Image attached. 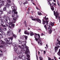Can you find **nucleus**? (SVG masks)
I'll use <instances>...</instances> for the list:
<instances>
[{"label": "nucleus", "instance_id": "f257e3e1", "mask_svg": "<svg viewBox=\"0 0 60 60\" xmlns=\"http://www.w3.org/2000/svg\"><path fill=\"white\" fill-rule=\"evenodd\" d=\"M30 36H32L34 35V38H35V40H36V41H37L38 44L39 45L41 46V45H42V43H41V38H40V34H37L35 33L34 34H33V32H31L30 33Z\"/></svg>", "mask_w": 60, "mask_h": 60}, {"label": "nucleus", "instance_id": "f03ea898", "mask_svg": "<svg viewBox=\"0 0 60 60\" xmlns=\"http://www.w3.org/2000/svg\"><path fill=\"white\" fill-rule=\"evenodd\" d=\"M26 42L24 41L22 42V46L19 45V47L21 49H22L24 51H26L25 52V54H27L28 52H29V50L28 49V47L26 46Z\"/></svg>", "mask_w": 60, "mask_h": 60}, {"label": "nucleus", "instance_id": "7ed1b4c3", "mask_svg": "<svg viewBox=\"0 0 60 60\" xmlns=\"http://www.w3.org/2000/svg\"><path fill=\"white\" fill-rule=\"evenodd\" d=\"M11 8L12 10V11L9 10L7 11L8 14H11L12 12L13 13L17 14L18 12H17V7L15 6H11Z\"/></svg>", "mask_w": 60, "mask_h": 60}, {"label": "nucleus", "instance_id": "20e7f679", "mask_svg": "<svg viewBox=\"0 0 60 60\" xmlns=\"http://www.w3.org/2000/svg\"><path fill=\"white\" fill-rule=\"evenodd\" d=\"M44 19H45V20H46V21H45L44 20V19H42L43 20V25H44L45 24H46V25H48V21H47V20H48V19H49V18H46V16H45V17L43 18Z\"/></svg>", "mask_w": 60, "mask_h": 60}, {"label": "nucleus", "instance_id": "39448f33", "mask_svg": "<svg viewBox=\"0 0 60 60\" xmlns=\"http://www.w3.org/2000/svg\"><path fill=\"white\" fill-rule=\"evenodd\" d=\"M24 51L23 50H22V49L20 50H17L15 51L18 55H19L20 54H21L23 55V54H24Z\"/></svg>", "mask_w": 60, "mask_h": 60}, {"label": "nucleus", "instance_id": "423d86ee", "mask_svg": "<svg viewBox=\"0 0 60 60\" xmlns=\"http://www.w3.org/2000/svg\"><path fill=\"white\" fill-rule=\"evenodd\" d=\"M12 45L14 46H15L14 48V50L15 51H16L17 50V49H18V47H19H19L17 45V43H12Z\"/></svg>", "mask_w": 60, "mask_h": 60}, {"label": "nucleus", "instance_id": "0eeeda50", "mask_svg": "<svg viewBox=\"0 0 60 60\" xmlns=\"http://www.w3.org/2000/svg\"><path fill=\"white\" fill-rule=\"evenodd\" d=\"M54 15L55 14V16L56 17V19L57 18V17L59 18V20H60V17L59 16V13L57 11H56L55 12V11H53Z\"/></svg>", "mask_w": 60, "mask_h": 60}, {"label": "nucleus", "instance_id": "6e6552de", "mask_svg": "<svg viewBox=\"0 0 60 60\" xmlns=\"http://www.w3.org/2000/svg\"><path fill=\"white\" fill-rule=\"evenodd\" d=\"M28 38L27 36H22L20 37V38L22 40H23V41H26V40Z\"/></svg>", "mask_w": 60, "mask_h": 60}, {"label": "nucleus", "instance_id": "1a4fd4ad", "mask_svg": "<svg viewBox=\"0 0 60 60\" xmlns=\"http://www.w3.org/2000/svg\"><path fill=\"white\" fill-rule=\"evenodd\" d=\"M13 39V37H11L10 38H8L7 39L6 38H5L4 39V40L6 42H9L10 41V40H11V41H12V39Z\"/></svg>", "mask_w": 60, "mask_h": 60}, {"label": "nucleus", "instance_id": "9d476101", "mask_svg": "<svg viewBox=\"0 0 60 60\" xmlns=\"http://www.w3.org/2000/svg\"><path fill=\"white\" fill-rule=\"evenodd\" d=\"M48 28V30H49V34H51L52 32V30H51V26L50 25H48L47 26Z\"/></svg>", "mask_w": 60, "mask_h": 60}, {"label": "nucleus", "instance_id": "9b49d317", "mask_svg": "<svg viewBox=\"0 0 60 60\" xmlns=\"http://www.w3.org/2000/svg\"><path fill=\"white\" fill-rule=\"evenodd\" d=\"M54 5H56V4L53 2H52L51 5V8L52 11H54V7H53V6H54Z\"/></svg>", "mask_w": 60, "mask_h": 60}, {"label": "nucleus", "instance_id": "f8f14e48", "mask_svg": "<svg viewBox=\"0 0 60 60\" xmlns=\"http://www.w3.org/2000/svg\"><path fill=\"white\" fill-rule=\"evenodd\" d=\"M32 20H34V21L36 20L38 22H39V23L41 24V20L38 18H37L36 19H32Z\"/></svg>", "mask_w": 60, "mask_h": 60}, {"label": "nucleus", "instance_id": "ddd939ff", "mask_svg": "<svg viewBox=\"0 0 60 60\" xmlns=\"http://www.w3.org/2000/svg\"><path fill=\"white\" fill-rule=\"evenodd\" d=\"M3 11H0V20H2V16L1 15H2V14H3Z\"/></svg>", "mask_w": 60, "mask_h": 60}, {"label": "nucleus", "instance_id": "4468645a", "mask_svg": "<svg viewBox=\"0 0 60 60\" xmlns=\"http://www.w3.org/2000/svg\"><path fill=\"white\" fill-rule=\"evenodd\" d=\"M24 33L25 34H28V35H29L30 34V33L28 32V31H27V30H25L24 32Z\"/></svg>", "mask_w": 60, "mask_h": 60}, {"label": "nucleus", "instance_id": "2eb2a0df", "mask_svg": "<svg viewBox=\"0 0 60 60\" xmlns=\"http://www.w3.org/2000/svg\"><path fill=\"white\" fill-rule=\"evenodd\" d=\"M57 41H58V43H57V46L58 47H60V41H58V39H57Z\"/></svg>", "mask_w": 60, "mask_h": 60}, {"label": "nucleus", "instance_id": "dca6fc26", "mask_svg": "<svg viewBox=\"0 0 60 60\" xmlns=\"http://www.w3.org/2000/svg\"><path fill=\"white\" fill-rule=\"evenodd\" d=\"M0 43H1V44H2L0 46H3V47H4V41H3L2 40H1L0 41Z\"/></svg>", "mask_w": 60, "mask_h": 60}, {"label": "nucleus", "instance_id": "f3484780", "mask_svg": "<svg viewBox=\"0 0 60 60\" xmlns=\"http://www.w3.org/2000/svg\"><path fill=\"white\" fill-rule=\"evenodd\" d=\"M16 19H16V18H13V20L12 22L13 23H15V22H16Z\"/></svg>", "mask_w": 60, "mask_h": 60}, {"label": "nucleus", "instance_id": "a211bd4d", "mask_svg": "<svg viewBox=\"0 0 60 60\" xmlns=\"http://www.w3.org/2000/svg\"><path fill=\"white\" fill-rule=\"evenodd\" d=\"M10 4H9V3H7V4H6L5 5L6 6V7H10Z\"/></svg>", "mask_w": 60, "mask_h": 60}, {"label": "nucleus", "instance_id": "6ab92c4d", "mask_svg": "<svg viewBox=\"0 0 60 60\" xmlns=\"http://www.w3.org/2000/svg\"><path fill=\"white\" fill-rule=\"evenodd\" d=\"M27 57H28V58H27V60H30V59L29 57H30V56L28 54H26V55Z\"/></svg>", "mask_w": 60, "mask_h": 60}, {"label": "nucleus", "instance_id": "aec40b11", "mask_svg": "<svg viewBox=\"0 0 60 60\" xmlns=\"http://www.w3.org/2000/svg\"><path fill=\"white\" fill-rule=\"evenodd\" d=\"M50 24V25H51L52 26H54V23H52V22H49Z\"/></svg>", "mask_w": 60, "mask_h": 60}, {"label": "nucleus", "instance_id": "412c9836", "mask_svg": "<svg viewBox=\"0 0 60 60\" xmlns=\"http://www.w3.org/2000/svg\"><path fill=\"white\" fill-rule=\"evenodd\" d=\"M8 20L7 19H5L4 20V22L5 23H6V24H7V23H8V22L7 21Z\"/></svg>", "mask_w": 60, "mask_h": 60}, {"label": "nucleus", "instance_id": "4be33fe9", "mask_svg": "<svg viewBox=\"0 0 60 60\" xmlns=\"http://www.w3.org/2000/svg\"><path fill=\"white\" fill-rule=\"evenodd\" d=\"M1 24L2 26H3V27H5V25H4V23L3 22H1Z\"/></svg>", "mask_w": 60, "mask_h": 60}, {"label": "nucleus", "instance_id": "5701e85b", "mask_svg": "<svg viewBox=\"0 0 60 60\" xmlns=\"http://www.w3.org/2000/svg\"><path fill=\"white\" fill-rule=\"evenodd\" d=\"M55 52H56V51H57V50H58V47L56 46H55Z\"/></svg>", "mask_w": 60, "mask_h": 60}, {"label": "nucleus", "instance_id": "b1692460", "mask_svg": "<svg viewBox=\"0 0 60 60\" xmlns=\"http://www.w3.org/2000/svg\"><path fill=\"white\" fill-rule=\"evenodd\" d=\"M10 31H8L7 33V35H9V36H10Z\"/></svg>", "mask_w": 60, "mask_h": 60}, {"label": "nucleus", "instance_id": "393cba45", "mask_svg": "<svg viewBox=\"0 0 60 60\" xmlns=\"http://www.w3.org/2000/svg\"><path fill=\"white\" fill-rule=\"evenodd\" d=\"M4 3L2 2H0V5L1 6H3V5H4Z\"/></svg>", "mask_w": 60, "mask_h": 60}, {"label": "nucleus", "instance_id": "a878e982", "mask_svg": "<svg viewBox=\"0 0 60 60\" xmlns=\"http://www.w3.org/2000/svg\"><path fill=\"white\" fill-rule=\"evenodd\" d=\"M15 25L14 24H12L10 26H9V28H11V27L12 26H14Z\"/></svg>", "mask_w": 60, "mask_h": 60}, {"label": "nucleus", "instance_id": "bb28decb", "mask_svg": "<svg viewBox=\"0 0 60 60\" xmlns=\"http://www.w3.org/2000/svg\"><path fill=\"white\" fill-rule=\"evenodd\" d=\"M22 59L23 60H26V57L25 56H23Z\"/></svg>", "mask_w": 60, "mask_h": 60}, {"label": "nucleus", "instance_id": "cd10ccee", "mask_svg": "<svg viewBox=\"0 0 60 60\" xmlns=\"http://www.w3.org/2000/svg\"><path fill=\"white\" fill-rule=\"evenodd\" d=\"M57 54L58 55L60 56V49H59L58 52L57 53Z\"/></svg>", "mask_w": 60, "mask_h": 60}, {"label": "nucleus", "instance_id": "c85d7f7f", "mask_svg": "<svg viewBox=\"0 0 60 60\" xmlns=\"http://www.w3.org/2000/svg\"><path fill=\"white\" fill-rule=\"evenodd\" d=\"M3 18L4 19H6L7 18V16H5V15H4L3 16Z\"/></svg>", "mask_w": 60, "mask_h": 60}, {"label": "nucleus", "instance_id": "c756f323", "mask_svg": "<svg viewBox=\"0 0 60 60\" xmlns=\"http://www.w3.org/2000/svg\"><path fill=\"white\" fill-rule=\"evenodd\" d=\"M38 15H39L40 16H41V12H38Z\"/></svg>", "mask_w": 60, "mask_h": 60}, {"label": "nucleus", "instance_id": "7c9ffc66", "mask_svg": "<svg viewBox=\"0 0 60 60\" xmlns=\"http://www.w3.org/2000/svg\"><path fill=\"white\" fill-rule=\"evenodd\" d=\"M3 37V35L1 34H0V39H1V38H2Z\"/></svg>", "mask_w": 60, "mask_h": 60}, {"label": "nucleus", "instance_id": "2f4dec72", "mask_svg": "<svg viewBox=\"0 0 60 60\" xmlns=\"http://www.w3.org/2000/svg\"><path fill=\"white\" fill-rule=\"evenodd\" d=\"M13 37H15V38H16V37H17V36L16 35L14 34L13 35Z\"/></svg>", "mask_w": 60, "mask_h": 60}, {"label": "nucleus", "instance_id": "473e14b6", "mask_svg": "<svg viewBox=\"0 0 60 60\" xmlns=\"http://www.w3.org/2000/svg\"><path fill=\"white\" fill-rule=\"evenodd\" d=\"M23 55H20L19 56V58H21L23 57Z\"/></svg>", "mask_w": 60, "mask_h": 60}, {"label": "nucleus", "instance_id": "72a5a7b5", "mask_svg": "<svg viewBox=\"0 0 60 60\" xmlns=\"http://www.w3.org/2000/svg\"><path fill=\"white\" fill-rule=\"evenodd\" d=\"M11 17H12V18H14V17H15V15L13 13V14H12L11 15Z\"/></svg>", "mask_w": 60, "mask_h": 60}, {"label": "nucleus", "instance_id": "f704fd0d", "mask_svg": "<svg viewBox=\"0 0 60 60\" xmlns=\"http://www.w3.org/2000/svg\"><path fill=\"white\" fill-rule=\"evenodd\" d=\"M28 4V2L27 1H26L25 2H24L23 3V4L25 5L26 4Z\"/></svg>", "mask_w": 60, "mask_h": 60}, {"label": "nucleus", "instance_id": "c9c22d12", "mask_svg": "<svg viewBox=\"0 0 60 60\" xmlns=\"http://www.w3.org/2000/svg\"><path fill=\"white\" fill-rule=\"evenodd\" d=\"M46 25H45L44 26V27L45 28L46 30H47V26H46Z\"/></svg>", "mask_w": 60, "mask_h": 60}, {"label": "nucleus", "instance_id": "e433bc0d", "mask_svg": "<svg viewBox=\"0 0 60 60\" xmlns=\"http://www.w3.org/2000/svg\"><path fill=\"white\" fill-rule=\"evenodd\" d=\"M3 30L4 31H6L7 30V29L6 28L4 27L3 28Z\"/></svg>", "mask_w": 60, "mask_h": 60}, {"label": "nucleus", "instance_id": "4c0bfd02", "mask_svg": "<svg viewBox=\"0 0 60 60\" xmlns=\"http://www.w3.org/2000/svg\"><path fill=\"white\" fill-rule=\"evenodd\" d=\"M39 59L40 60H43V58L41 56L39 57Z\"/></svg>", "mask_w": 60, "mask_h": 60}, {"label": "nucleus", "instance_id": "58836bf2", "mask_svg": "<svg viewBox=\"0 0 60 60\" xmlns=\"http://www.w3.org/2000/svg\"><path fill=\"white\" fill-rule=\"evenodd\" d=\"M57 4L58 6H60V4H59V1H57Z\"/></svg>", "mask_w": 60, "mask_h": 60}, {"label": "nucleus", "instance_id": "ea45409f", "mask_svg": "<svg viewBox=\"0 0 60 60\" xmlns=\"http://www.w3.org/2000/svg\"><path fill=\"white\" fill-rule=\"evenodd\" d=\"M8 19H9V21H11V20H12V19L11 18H8Z\"/></svg>", "mask_w": 60, "mask_h": 60}, {"label": "nucleus", "instance_id": "a19ab883", "mask_svg": "<svg viewBox=\"0 0 60 60\" xmlns=\"http://www.w3.org/2000/svg\"><path fill=\"white\" fill-rule=\"evenodd\" d=\"M8 24L9 25V26H11V25L12 24V22H10L8 23Z\"/></svg>", "mask_w": 60, "mask_h": 60}, {"label": "nucleus", "instance_id": "79ce46f5", "mask_svg": "<svg viewBox=\"0 0 60 60\" xmlns=\"http://www.w3.org/2000/svg\"><path fill=\"white\" fill-rule=\"evenodd\" d=\"M48 3L49 5H51V4H50V2L49 1H48Z\"/></svg>", "mask_w": 60, "mask_h": 60}, {"label": "nucleus", "instance_id": "37998d69", "mask_svg": "<svg viewBox=\"0 0 60 60\" xmlns=\"http://www.w3.org/2000/svg\"><path fill=\"white\" fill-rule=\"evenodd\" d=\"M3 56V54L0 53V57H1V56Z\"/></svg>", "mask_w": 60, "mask_h": 60}, {"label": "nucleus", "instance_id": "c03bdc74", "mask_svg": "<svg viewBox=\"0 0 60 60\" xmlns=\"http://www.w3.org/2000/svg\"><path fill=\"white\" fill-rule=\"evenodd\" d=\"M4 11H6V7H4V9H3Z\"/></svg>", "mask_w": 60, "mask_h": 60}, {"label": "nucleus", "instance_id": "a18cd8bd", "mask_svg": "<svg viewBox=\"0 0 60 60\" xmlns=\"http://www.w3.org/2000/svg\"><path fill=\"white\" fill-rule=\"evenodd\" d=\"M18 41H19V43H21V41H20V40H18Z\"/></svg>", "mask_w": 60, "mask_h": 60}, {"label": "nucleus", "instance_id": "49530a36", "mask_svg": "<svg viewBox=\"0 0 60 60\" xmlns=\"http://www.w3.org/2000/svg\"><path fill=\"white\" fill-rule=\"evenodd\" d=\"M48 60H54V59H52V60H51V59L49 57L48 58Z\"/></svg>", "mask_w": 60, "mask_h": 60}, {"label": "nucleus", "instance_id": "de8ad7c7", "mask_svg": "<svg viewBox=\"0 0 60 60\" xmlns=\"http://www.w3.org/2000/svg\"><path fill=\"white\" fill-rule=\"evenodd\" d=\"M0 48H3V45H1L0 46Z\"/></svg>", "mask_w": 60, "mask_h": 60}, {"label": "nucleus", "instance_id": "09e8293b", "mask_svg": "<svg viewBox=\"0 0 60 60\" xmlns=\"http://www.w3.org/2000/svg\"><path fill=\"white\" fill-rule=\"evenodd\" d=\"M7 0V1H8L9 3H11V0Z\"/></svg>", "mask_w": 60, "mask_h": 60}, {"label": "nucleus", "instance_id": "8fccbe9b", "mask_svg": "<svg viewBox=\"0 0 60 60\" xmlns=\"http://www.w3.org/2000/svg\"><path fill=\"white\" fill-rule=\"evenodd\" d=\"M54 58L55 60H56V58L55 56L54 57Z\"/></svg>", "mask_w": 60, "mask_h": 60}, {"label": "nucleus", "instance_id": "3c124183", "mask_svg": "<svg viewBox=\"0 0 60 60\" xmlns=\"http://www.w3.org/2000/svg\"><path fill=\"white\" fill-rule=\"evenodd\" d=\"M19 4H20L21 5H22V2H20L19 3Z\"/></svg>", "mask_w": 60, "mask_h": 60}, {"label": "nucleus", "instance_id": "603ef678", "mask_svg": "<svg viewBox=\"0 0 60 60\" xmlns=\"http://www.w3.org/2000/svg\"><path fill=\"white\" fill-rule=\"evenodd\" d=\"M36 9H37V10H39V8H38V7H36Z\"/></svg>", "mask_w": 60, "mask_h": 60}, {"label": "nucleus", "instance_id": "864d4df0", "mask_svg": "<svg viewBox=\"0 0 60 60\" xmlns=\"http://www.w3.org/2000/svg\"><path fill=\"white\" fill-rule=\"evenodd\" d=\"M44 54H46V51H44Z\"/></svg>", "mask_w": 60, "mask_h": 60}, {"label": "nucleus", "instance_id": "5fc2aeb1", "mask_svg": "<svg viewBox=\"0 0 60 60\" xmlns=\"http://www.w3.org/2000/svg\"><path fill=\"white\" fill-rule=\"evenodd\" d=\"M31 9V8H29L28 9V11H30V9Z\"/></svg>", "mask_w": 60, "mask_h": 60}, {"label": "nucleus", "instance_id": "6e6d98bb", "mask_svg": "<svg viewBox=\"0 0 60 60\" xmlns=\"http://www.w3.org/2000/svg\"><path fill=\"white\" fill-rule=\"evenodd\" d=\"M24 24H26V21H25L24 22Z\"/></svg>", "mask_w": 60, "mask_h": 60}, {"label": "nucleus", "instance_id": "4d7b16f0", "mask_svg": "<svg viewBox=\"0 0 60 60\" xmlns=\"http://www.w3.org/2000/svg\"><path fill=\"white\" fill-rule=\"evenodd\" d=\"M29 13H30V12L29 11H28L27 13L28 14H29Z\"/></svg>", "mask_w": 60, "mask_h": 60}, {"label": "nucleus", "instance_id": "13d9d810", "mask_svg": "<svg viewBox=\"0 0 60 60\" xmlns=\"http://www.w3.org/2000/svg\"><path fill=\"white\" fill-rule=\"evenodd\" d=\"M31 2H32V3H34V0H31Z\"/></svg>", "mask_w": 60, "mask_h": 60}, {"label": "nucleus", "instance_id": "bf43d9fd", "mask_svg": "<svg viewBox=\"0 0 60 60\" xmlns=\"http://www.w3.org/2000/svg\"><path fill=\"white\" fill-rule=\"evenodd\" d=\"M21 32V29H19V33H20V32Z\"/></svg>", "mask_w": 60, "mask_h": 60}, {"label": "nucleus", "instance_id": "052dcab7", "mask_svg": "<svg viewBox=\"0 0 60 60\" xmlns=\"http://www.w3.org/2000/svg\"><path fill=\"white\" fill-rule=\"evenodd\" d=\"M41 36H43V34L42 33H41Z\"/></svg>", "mask_w": 60, "mask_h": 60}, {"label": "nucleus", "instance_id": "680f3d73", "mask_svg": "<svg viewBox=\"0 0 60 60\" xmlns=\"http://www.w3.org/2000/svg\"><path fill=\"white\" fill-rule=\"evenodd\" d=\"M27 24H25V26L26 27H27Z\"/></svg>", "mask_w": 60, "mask_h": 60}, {"label": "nucleus", "instance_id": "e2e57ef3", "mask_svg": "<svg viewBox=\"0 0 60 60\" xmlns=\"http://www.w3.org/2000/svg\"><path fill=\"white\" fill-rule=\"evenodd\" d=\"M32 4H34V5H35L34 4V3L33 2V3H32Z\"/></svg>", "mask_w": 60, "mask_h": 60}, {"label": "nucleus", "instance_id": "0e129e2a", "mask_svg": "<svg viewBox=\"0 0 60 60\" xmlns=\"http://www.w3.org/2000/svg\"><path fill=\"white\" fill-rule=\"evenodd\" d=\"M46 47H47V48H48V44H47L46 45Z\"/></svg>", "mask_w": 60, "mask_h": 60}, {"label": "nucleus", "instance_id": "69168bd1", "mask_svg": "<svg viewBox=\"0 0 60 60\" xmlns=\"http://www.w3.org/2000/svg\"><path fill=\"white\" fill-rule=\"evenodd\" d=\"M6 26H8V25L7 24H6Z\"/></svg>", "mask_w": 60, "mask_h": 60}, {"label": "nucleus", "instance_id": "338daca9", "mask_svg": "<svg viewBox=\"0 0 60 60\" xmlns=\"http://www.w3.org/2000/svg\"><path fill=\"white\" fill-rule=\"evenodd\" d=\"M34 12V11H32V12H31V13H32V14H33V12Z\"/></svg>", "mask_w": 60, "mask_h": 60}, {"label": "nucleus", "instance_id": "774afa93", "mask_svg": "<svg viewBox=\"0 0 60 60\" xmlns=\"http://www.w3.org/2000/svg\"><path fill=\"white\" fill-rule=\"evenodd\" d=\"M2 2L3 3H4V1H3Z\"/></svg>", "mask_w": 60, "mask_h": 60}]
</instances>
